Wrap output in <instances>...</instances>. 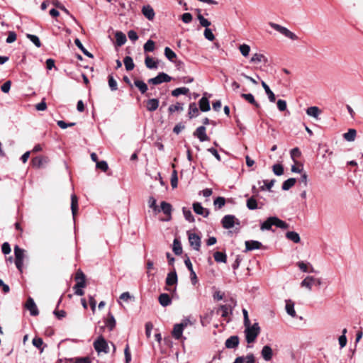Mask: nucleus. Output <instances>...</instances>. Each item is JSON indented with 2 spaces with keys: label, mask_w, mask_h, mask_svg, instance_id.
I'll return each mask as SVG.
<instances>
[{
  "label": "nucleus",
  "mask_w": 363,
  "mask_h": 363,
  "mask_svg": "<svg viewBox=\"0 0 363 363\" xmlns=\"http://www.w3.org/2000/svg\"><path fill=\"white\" fill-rule=\"evenodd\" d=\"M272 225H275L281 229H286L289 228V225L286 222L276 216H272L261 224L260 229L262 230H270Z\"/></svg>",
  "instance_id": "nucleus-1"
},
{
  "label": "nucleus",
  "mask_w": 363,
  "mask_h": 363,
  "mask_svg": "<svg viewBox=\"0 0 363 363\" xmlns=\"http://www.w3.org/2000/svg\"><path fill=\"white\" fill-rule=\"evenodd\" d=\"M245 327V334L247 342L248 344L254 342L260 333V327L259 324L257 323H255L252 325L250 324Z\"/></svg>",
  "instance_id": "nucleus-2"
},
{
  "label": "nucleus",
  "mask_w": 363,
  "mask_h": 363,
  "mask_svg": "<svg viewBox=\"0 0 363 363\" xmlns=\"http://www.w3.org/2000/svg\"><path fill=\"white\" fill-rule=\"evenodd\" d=\"M269 25L270 26L271 28H274L275 30L279 32L280 33H281L282 35H284V36L287 37L291 40H296L298 39V36L295 33L290 31L286 27H284L281 25L272 22H270Z\"/></svg>",
  "instance_id": "nucleus-3"
},
{
  "label": "nucleus",
  "mask_w": 363,
  "mask_h": 363,
  "mask_svg": "<svg viewBox=\"0 0 363 363\" xmlns=\"http://www.w3.org/2000/svg\"><path fill=\"white\" fill-rule=\"evenodd\" d=\"M323 284L321 278H316L313 276H307L301 282V286L308 289L309 291L312 290L313 285L320 286Z\"/></svg>",
  "instance_id": "nucleus-4"
},
{
  "label": "nucleus",
  "mask_w": 363,
  "mask_h": 363,
  "mask_svg": "<svg viewBox=\"0 0 363 363\" xmlns=\"http://www.w3.org/2000/svg\"><path fill=\"white\" fill-rule=\"evenodd\" d=\"M94 347L98 352L107 354L109 352V347L107 341L103 336H99L94 342Z\"/></svg>",
  "instance_id": "nucleus-5"
},
{
  "label": "nucleus",
  "mask_w": 363,
  "mask_h": 363,
  "mask_svg": "<svg viewBox=\"0 0 363 363\" xmlns=\"http://www.w3.org/2000/svg\"><path fill=\"white\" fill-rule=\"evenodd\" d=\"M172 77L164 72H160L155 77L149 79L147 82L153 85H157L163 82H169Z\"/></svg>",
  "instance_id": "nucleus-6"
},
{
  "label": "nucleus",
  "mask_w": 363,
  "mask_h": 363,
  "mask_svg": "<svg viewBox=\"0 0 363 363\" xmlns=\"http://www.w3.org/2000/svg\"><path fill=\"white\" fill-rule=\"evenodd\" d=\"M239 224L240 221L233 215H225L221 220V224L223 228H232L235 224Z\"/></svg>",
  "instance_id": "nucleus-7"
},
{
  "label": "nucleus",
  "mask_w": 363,
  "mask_h": 363,
  "mask_svg": "<svg viewBox=\"0 0 363 363\" xmlns=\"http://www.w3.org/2000/svg\"><path fill=\"white\" fill-rule=\"evenodd\" d=\"M188 238L190 245L196 251H199L201 247V237L194 233L187 232Z\"/></svg>",
  "instance_id": "nucleus-8"
},
{
  "label": "nucleus",
  "mask_w": 363,
  "mask_h": 363,
  "mask_svg": "<svg viewBox=\"0 0 363 363\" xmlns=\"http://www.w3.org/2000/svg\"><path fill=\"white\" fill-rule=\"evenodd\" d=\"M187 323H181L175 324L174 325L172 335L175 340H180L182 337L183 331L185 327H186Z\"/></svg>",
  "instance_id": "nucleus-9"
},
{
  "label": "nucleus",
  "mask_w": 363,
  "mask_h": 363,
  "mask_svg": "<svg viewBox=\"0 0 363 363\" xmlns=\"http://www.w3.org/2000/svg\"><path fill=\"white\" fill-rule=\"evenodd\" d=\"M236 306V301L233 299H230V303L223 305L220 307L222 317H227L229 313H232L233 308Z\"/></svg>",
  "instance_id": "nucleus-10"
},
{
  "label": "nucleus",
  "mask_w": 363,
  "mask_h": 363,
  "mask_svg": "<svg viewBox=\"0 0 363 363\" xmlns=\"http://www.w3.org/2000/svg\"><path fill=\"white\" fill-rule=\"evenodd\" d=\"M194 136L198 138L200 142L209 140V138L206 133V127L204 125L198 127L194 133Z\"/></svg>",
  "instance_id": "nucleus-11"
},
{
  "label": "nucleus",
  "mask_w": 363,
  "mask_h": 363,
  "mask_svg": "<svg viewBox=\"0 0 363 363\" xmlns=\"http://www.w3.org/2000/svg\"><path fill=\"white\" fill-rule=\"evenodd\" d=\"M26 308L30 311V314L33 316H36L39 314L38 309L34 300L29 297L26 303Z\"/></svg>",
  "instance_id": "nucleus-12"
},
{
  "label": "nucleus",
  "mask_w": 363,
  "mask_h": 363,
  "mask_svg": "<svg viewBox=\"0 0 363 363\" xmlns=\"http://www.w3.org/2000/svg\"><path fill=\"white\" fill-rule=\"evenodd\" d=\"M193 209L196 214L203 216L204 218H207L210 213L209 210L203 208L201 203L199 202L193 203Z\"/></svg>",
  "instance_id": "nucleus-13"
},
{
  "label": "nucleus",
  "mask_w": 363,
  "mask_h": 363,
  "mask_svg": "<svg viewBox=\"0 0 363 363\" xmlns=\"http://www.w3.org/2000/svg\"><path fill=\"white\" fill-rule=\"evenodd\" d=\"M240 343V339L238 335H233L228 337L225 342V346L228 349H235Z\"/></svg>",
  "instance_id": "nucleus-14"
},
{
  "label": "nucleus",
  "mask_w": 363,
  "mask_h": 363,
  "mask_svg": "<svg viewBox=\"0 0 363 363\" xmlns=\"http://www.w3.org/2000/svg\"><path fill=\"white\" fill-rule=\"evenodd\" d=\"M142 13L149 21H152L155 18V13L152 7L147 4L142 7Z\"/></svg>",
  "instance_id": "nucleus-15"
},
{
  "label": "nucleus",
  "mask_w": 363,
  "mask_h": 363,
  "mask_svg": "<svg viewBox=\"0 0 363 363\" xmlns=\"http://www.w3.org/2000/svg\"><path fill=\"white\" fill-rule=\"evenodd\" d=\"M178 277L175 269L167 274L165 283L167 286H172L177 283Z\"/></svg>",
  "instance_id": "nucleus-16"
},
{
  "label": "nucleus",
  "mask_w": 363,
  "mask_h": 363,
  "mask_svg": "<svg viewBox=\"0 0 363 363\" xmlns=\"http://www.w3.org/2000/svg\"><path fill=\"white\" fill-rule=\"evenodd\" d=\"M75 279L77 284L74 288H84L86 286L85 276L82 271H79L76 274Z\"/></svg>",
  "instance_id": "nucleus-17"
},
{
  "label": "nucleus",
  "mask_w": 363,
  "mask_h": 363,
  "mask_svg": "<svg viewBox=\"0 0 363 363\" xmlns=\"http://www.w3.org/2000/svg\"><path fill=\"white\" fill-rule=\"evenodd\" d=\"M159 104H160L159 99H149L146 101V109L148 111L153 112L158 108Z\"/></svg>",
  "instance_id": "nucleus-18"
},
{
  "label": "nucleus",
  "mask_w": 363,
  "mask_h": 363,
  "mask_svg": "<svg viewBox=\"0 0 363 363\" xmlns=\"http://www.w3.org/2000/svg\"><path fill=\"white\" fill-rule=\"evenodd\" d=\"M261 354H262V358L265 361H267V362L270 361L272 359V356H273L272 349L271 348L270 346L265 345L263 347V348L261 351Z\"/></svg>",
  "instance_id": "nucleus-19"
},
{
  "label": "nucleus",
  "mask_w": 363,
  "mask_h": 363,
  "mask_svg": "<svg viewBox=\"0 0 363 363\" xmlns=\"http://www.w3.org/2000/svg\"><path fill=\"white\" fill-rule=\"evenodd\" d=\"M262 245V243L257 240L245 241L246 251H251V250H254L260 249Z\"/></svg>",
  "instance_id": "nucleus-20"
},
{
  "label": "nucleus",
  "mask_w": 363,
  "mask_h": 363,
  "mask_svg": "<svg viewBox=\"0 0 363 363\" xmlns=\"http://www.w3.org/2000/svg\"><path fill=\"white\" fill-rule=\"evenodd\" d=\"M158 301L160 304L163 307L168 306L172 303V298L168 294L165 293L161 294L159 296Z\"/></svg>",
  "instance_id": "nucleus-21"
},
{
  "label": "nucleus",
  "mask_w": 363,
  "mask_h": 363,
  "mask_svg": "<svg viewBox=\"0 0 363 363\" xmlns=\"http://www.w3.org/2000/svg\"><path fill=\"white\" fill-rule=\"evenodd\" d=\"M134 84L142 94H146L147 96H150V94H147V91L148 89L147 85L143 81L136 79L134 81Z\"/></svg>",
  "instance_id": "nucleus-22"
},
{
  "label": "nucleus",
  "mask_w": 363,
  "mask_h": 363,
  "mask_svg": "<svg viewBox=\"0 0 363 363\" xmlns=\"http://www.w3.org/2000/svg\"><path fill=\"white\" fill-rule=\"evenodd\" d=\"M115 38L116 44L118 47L123 45L127 40L126 35L121 31H117L115 33Z\"/></svg>",
  "instance_id": "nucleus-23"
},
{
  "label": "nucleus",
  "mask_w": 363,
  "mask_h": 363,
  "mask_svg": "<svg viewBox=\"0 0 363 363\" xmlns=\"http://www.w3.org/2000/svg\"><path fill=\"white\" fill-rule=\"evenodd\" d=\"M250 62H252V63L263 62V63L266 64L268 62V59L263 54L255 53L251 57Z\"/></svg>",
  "instance_id": "nucleus-24"
},
{
  "label": "nucleus",
  "mask_w": 363,
  "mask_h": 363,
  "mask_svg": "<svg viewBox=\"0 0 363 363\" xmlns=\"http://www.w3.org/2000/svg\"><path fill=\"white\" fill-rule=\"evenodd\" d=\"M357 136V130L354 128H350L347 133L342 135L343 138L347 142H353Z\"/></svg>",
  "instance_id": "nucleus-25"
},
{
  "label": "nucleus",
  "mask_w": 363,
  "mask_h": 363,
  "mask_svg": "<svg viewBox=\"0 0 363 363\" xmlns=\"http://www.w3.org/2000/svg\"><path fill=\"white\" fill-rule=\"evenodd\" d=\"M286 313L291 316L292 318H295L296 316V313L294 310V303L289 299L286 300Z\"/></svg>",
  "instance_id": "nucleus-26"
},
{
  "label": "nucleus",
  "mask_w": 363,
  "mask_h": 363,
  "mask_svg": "<svg viewBox=\"0 0 363 363\" xmlns=\"http://www.w3.org/2000/svg\"><path fill=\"white\" fill-rule=\"evenodd\" d=\"M199 108L203 112L208 111L211 109L208 99L203 96L199 101Z\"/></svg>",
  "instance_id": "nucleus-27"
},
{
  "label": "nucleus",
  "mask_w": 363,
  "mask_h": 363,
  "mask_svg": "<svg viewBox=\"0 0 363 363\" xmlns=\"http://www.w3.org/2000/svg\"><path fill=\"white\" fill-rule=\"evenodd\" d=\"M145 64L148 69H156L158 67V61H155L150 56H147L145 59Z\"/></svg>",
  "instance_id": "nucleus-28"
},
{
  "label": "nucleus",
  "mask_w": 363,
  "mask_h": 363,
  "mask_svg": "<svg viewBox=\"0 0 363 363\" xmlns=\"http://www.w3.org/2000/svg\"><path fill=\"white\" fill-rule=\"evenodd\" d=\"M160 211H162L165 215L171 216L172 207V205L166 201H162L160 203Z\"/></svg>",
  "instance_id": "nucleus-29"
},
{
  "label": "nucleus",
  "mask_w": 363,
  "mask_h": 363,
  "mask_svg": "<svg viewBox=\"0 0 363 363\" xmlns=\"http://www.w3.org/2000/svg\"><path fill=\"white\" fill-rule=\"evenodd\" d=\"M246 206L249 210H255L261 208L258 206V202L254 196H251L247 200Z\"/></svg>",
  "instance_id": "nucleus-30"
},
{
  "label": "nucleus",
  "mask_w": 363,
  "mask_h": 363,
  "mask_svg": "<svg viewBox=\"0 0 363 363\" xmlns=\"http://www.w3.org/2000/svg\"><path fill=\"white\" fill-rule=\"evenodd\" d=\"M74 44L76 46L83 52V54L89 58H93L94 55L89 52L82 45V42L79 38L74 40Z\"/></svg>",
  "instance_id": "nucleus-31"
},
{
  "label": "nucleus",
  "mask_w": 363,
  "mask_h": 363,
  "mask_svg": "<svg viewBox=\"0 0 363 363\" xmlns=\"http://www.w3.org/2000/svg\"><path fill=\"white\" fill-rule=\"evenodd\" d=\"M297 266L303 272H315L314 268L309 263H304L303 262H297Z\"/></svg>",
  "instance_id": "nucleus-32"
},
{
  "label": "nucleus",
  "mask_w": 363,
  "mask_h": 363,
  "mask_svg": "<svg viewBox=\"0 0 363 363\" xmlns=\"http://www.w3.org/2000/svg\"><path fill=\"white\" fill-rule=\"evenodd\" d=\"M262 86L264 88L265 93L267 94L269 98V100L271 102H274L276 100L275 95L273 93V91L270 89L269 86L263 81L262 82Z\"/></svg>",
  "instance_id": "nucleus-33"
},
{
  "label": "nucleus",
  "mask_w": 363,
  "mask_h": 363,
  "mask_svg": "<svg viewBox=\"0 0 363 363\" xmlns=\"http://www.w3.org/2000/svg\"><path fill=\"white\" fill-rule=\"evenodd\" d=\"M286 238L294 243H298L301 241L298 233L295 231H289L286 233Z\"/></svg>",
  "instance_id": "nucleus-34"
},
{
  "label": "nucleus",
  "mask_w": 363,
  "mask_h": 363,
  "mask_svg": "<svg viewBox=\"0 0 363 363\" xmlns=\"http://www.w3.org/2000/svg\"><path fill=\"white\" fill-rule=\"evenodd\" d=\"M71 210L73 216L74 217L78 210V199L75 194L71 196Z\"/></svg>",
  "instance_id": "nucleus-35"
},
{
  "label": "nucleus",
  "mask_w": 363,
  "mask_h": 363,
  "mask_svg": "<svg viewBox=\"0 0 363 363\" xmlns=\"http://www.w3.org/2000/svg\"><path fill=\"white\" fill-rule=\"evenodd\" d=\"M296 179L295 178H289L284 181L282 184L281 189L284 191L289 190L292 186L295 185Z\"/></svg>",
  "instance_id": "nucleus-36"
},
{
  "label": "nucleus",
  "mask_w": 363,
  "mask_h": 363,
  "mask_svg": "<svg viewBox=\"0 0 363 363\" xmlns=\"http://www.w3.org/2000/svg\"><path fill=\"white\" fill-rule=\"evenodd\" d=\"M240 96L242 98H243L250 104L254 105L255 107H259V104L255 101V97L252 94H241Z\"/></svg>",
  "instance_id": "nucleus-37"
},
{
  "label": "nucleus",
  "mask_w": 363,
  "mask_h": 363,
  "mask_svg": "<svg viewBox=\"0 0 363 363\" xmlns=\"http://www.w3.org/2000/svg\"><path fill=\"white\" fill-rule=\"evenodd\" d=\"M32 164L36 168H40L44 162H46V158L42 156H38L32 159Z\"/></svg>",
  "instance_id": "nucleus-38"
},
{
  "label": "nucleus",
  "mask_w": 363,
  "mask_h": 363,
  "mask_svg": "<svg viewBox=\"0 0 363 363\" xmlns=\"http://www.w3.org/2000/svg\"><path fill=\"white\" fill-rule=\"evenodd\" d=\"M199 114V108L195 103H191L189 106V117L193 118Z\"/></svg>",
  "instance_id": "nucleus-39"
},
{
  "label": "nucleus",
  "mask_w": 363,
  "mask_h": 363,
  "mask_svg": "<svg viewBox=\"0 0 363 363\" xmlns=\"http://www.w3.org/2000/svg\"><path fill=\"white\" fill-rule=\"evenodd\" d=\"M123 63L127 71H131L135 67L133 58L130 56H126L123 59Z\"/></svg>",
  "instance_id": "nucleus-40"
},
{
  "label": "nucleus",
  "mask_w": 363,
  "mask_h": 363,
  "mask_svg": "<svg viewBox=\"0 0 363 363\" xmlns=\"http://www.w3.org/2000/svg\"><path fill=\"white\" fill-rule=\"evenodd\" d=\"M306 113L310 116L318 118L320 113V111L317 106H311L306 109Z\"/></svg>",
  "instance_id": "nucleus-41"
},
{
  "label": "nucleus",
  "mask_w": 363,
  "mask_h": 363,
  "mask_svg": "<svg viewBox=\"0 0 363 363\" xmlns=\"http://www.w3.org/2000/svg\"><path fill=\"white\" fill-rule=\"evenodd\" d=\"M213 257L216 262L225 263L227 261V257L225 253L217 251L214 252Z\"/></svg>",
  "instance_id": "nucleus-42"
},
{
  "label": "nucleus",
  "mask_w": 363,
  "mask_h": 363,
  "mask_svg": "<svg viewBox=\"0 0 363 363\" xmlns=\"http://www.w3.org/2000/svg\"><path fill=\"white\" fill-rule=\"evenodd\" d=\"M172 250L177 255H180L182 253V244L177 239L174 240Z\"/></svg>",
  "instance_id": "nucleus-43"
},
{
  "label": "nucleus",
  "mask_w": 363,
  "mask_h": 363,
  "mask_svg": "<svg viewBox=\"0 0 363 363\" xmlns=\"http://www.w3.org/2000/svg\"><path fill=\"white\" fill-rule=\"evenodd\" d=\"M189 91V88L186 87H179L174 89L172 91V95L173 96L177 97L181 94H187Z\"/></svg>",
  "instance_id": "nucleus-44"
},
{
  "label": "nucleus",
  "mask_w": 363,
  "mask_h": 363,
  "mask_svg": "<svg viewBox=\"0 0 363 363\" xmlns=\"http://www.w3.org/2000/svg\"><path fill=\"white\" fill-rule=\"evenodd\" d=\"M182 211H183L184 216L187 221H189L190 223H194L195 221L194 217L191 211L189 209H188L185 207H183Z\"/></svg>",
  "instance_id": "nucleus-45"
},
{
  "label": "nucleus",
  "mask_w": 363,
  "mask_h": 363,
  "mask_svg": "<svg viewBox=\"0 0 363 363\" xmlns=\"http://www.w3.org/2000/svg\"><path fill=\"white\" fill-rule=\"evenodd\" d=\"M157 201L153 196H150L148 199V206L155 213L160 212V208L157 206Z\"/></svg>",
  "instance_id": "nucleus-46"
},
{
  "label": "nucleus",
  "mask_w": 363,
  "mask_h": 363,
  "mask_svg": "<svg viewBox=\"0 0 363 363\" xmlns=\"http://www.w3.org/2000/svg\"><path fill=\"white\" fill-rule=\"evenodd\" d=\"M106 326L108 328L109 330H112L116 326V320L111 313L108 314V318L106 321Z\"/></svg>",
  "instance_id": "nucleus-47"
},
{
  "label": "nucleus",
  "mask_w": 363,
  "mask_h": 363,
  "mask_svg": "<svg viewBox=\"0 0 363 363\" xmlns=\"http://www.w3.org/2000/svg\"><path fill=\"white\" fill-rule=\"evenodd\" d=\"M26 38L29 39L37 48L41 47L40 40L37 35L28 33L26 34Z\"/></svg>",
  "instance_id": "nucleus-48"
},
{
  "label": "nucleus",
  "mask_w": 363,
  "mask_h": 363,
  "mask_svg": "<svg viewBox=\"0 0 363 363\" xmlns=\"http://www.w3.org/2000/svg\"><path fill=\"white\" fill-rule=\"evenodd\" d=\"M164 55L169 61L172 62L174 61L177 57L176 53L168 47L164 48Z\"/></svg>",
  "instance_id": "nucleus-49"
},
{
  "label": "nucleus",
  "mask_w": 363,
  "mask_h": 363,
  "mask_svg": "<svg viewBox=\"0 0 363 363\" xmlns=\"http://www.w3.org/2000/svg\"><path fill=\"white\" fill-rule=\"evenodd\" d=\"M225 203V199L224 197L221 196L217 197L213 201V204L216 209H220L223 206H224Z\"/></svg>",
  "instance_id": "nucleus-50"
},
{
  "label": "nucleus",
  "mask_w": 363,
  "mask_h": 363,
  "mask_svg": "<svg viewBox=\"0 0 363 363\" xmlns=\"http://www.w3.org/2000/svg\"><path fill=\"white\" fill-rule=\"evenodd\" d=\"M108 83L109 88L111 91H116L118 89V84L117 82L115 80L113 77L110 74L108 77Z\"/></svg>",
  "instance_id": "nucleus-51"
},
{
  "label": "nucleus",
  "mask_w": 363,
  "mask_h": 363,
  "mask_svg": "<svg viewBox=\"0 0 363 363\" xmlns=\"http://www.w3.org/2000/svg\"><path fill=\"white\" fill-rule=\"evenodd\" d=\"M199 14L197 16V18L199 21L200 25L203 27H205L206 28H208V27L211 25V22L205 18L201 13L200 11L198 10Z\"/></svg>",
  "instance_id": "nucleus-52"
},
{
  "label": "nucleus",
  "mask_w": 363,
  "mask_h": 363,
  "mask_svg": "<svg viewBox=\"0 0 363 363\" xmlns=\"http://www.w3.org/2000/svg\"><path fill=\"white\" fill-rule=\"evenodd\" d=\"M15 259H23L24 250L18 245L14 247Z\"/></svg>",
  "instance_id": "nucleus-53"
},
{
  "label": "nucleus",
  "mask_w": 363,
  "mask_h": 363,
  "mask_svg": "<svg viewBox=\"0 0 363 363\" xmlns=\"http://www.w3.org/2000/svg\"><path fill=\"white\" fill-rule=\"evenodd\" d=\"M183 110V104L177 102V104L174 105H171L169 108L168 111L169 113H173L175 111H180Z\"/></svg>",
  "instance_id": "nucleus-54"
},
{
  "label": "nucleus",
  "mask_w": 363,
  "mask_h": 363,
  "mask_svg": "<svg viewBox=\"0 0 363 363\" xmlns=\"http://www.w3.org/2000/svg\"><path fill=\"white\" fill-rule=\"evenodd\" d=\"M347 330L346 328L342 330V334L339 337V344L341 348L344 347L347 345L346 333Z\"/></svg>",
  "instance_id": "nucleus-55"
},
{
  "label": "nucleus",
  "mask_w": 363,
  "mask_h": 363,
  "mask_svg": "<svg viewBox=\"0 0 363 363\" xmlns=\"http://www.w3.org/2000/svg\"><path fill=\"white\" fill-rule=\"evenodd\" d=\"M273 172L277 176H281L284 174V167L280 164H274L272 167Z\"/></svg>",
  "instance_id": "nucleus-56"
},
{
  "label": "nucleus",
  "mask_w": 363,
  "mask_h": 363,
  "mask_svg": "<svg viewBox=\"0 0 363 363\" xmlns=\"http://www.w3.org/2000/svg\"><path fill=\"white\" fill-rule=\"evenodd\" d=\"M145 52H152L155 50V42L152 40H148L144 45Z\"/></svg>",
  "instance_id": "nucleus-57"
},
{
  "label": "nucleus",
  "mask_w": 363,
  "mask_h": 363,
  "mask_svg": "<svg viewBox=\"0 0 363 363\" xmlns=\"http://www.w3.org/2000/svg\"><path fill=\"white\" fill-rule=\"evenodd\" d=\"M239 50L244 57H247L250 51V47L247 44H242L239 46Z\"/></svg>",
  "instance_id": "nucleus-58"
},
{
  "label": "nucleus",
  "mask_w": 363,
  "mask_h": 363,
  "mask_svg": "<svg viewBox=\"0 0 363 363\" xmlns=\"http://www.w3.org/2000/svg\"><path fill=\"white\" fill-rule=\"evenodd\" d=\"M32 342H33V345L35 347L38 348L40 350V352H42L43 351V348L41 347L43 344V341L42 338H40V337H34L33 339Z\"/></svg>",
  "instance_id": "nucleus-59"
},
{
  "label": "nucleus",
  "mask_w": 363,
  "mask_h": 363,
  "mask_svg": "<svg viewBox=\"0 0 363 363\" xmlns=\"http://www.w3.org/2000/svg\"><path fill=\"white\" fill-rule=\"evenodd\" d=\"M291 157L294 162L295 161V157H299L301 155V152L298 147L293 148L291 152Z\"/></svg>",
  "instance_id": "nucleus-60"
},
{
  "label": "nucleus",
  "mask_w": 363,
  "mask_h": 363,
  "mask_svg": "<svg viewBox=\"0 0 363 363\" xmlns=\"http://www.w3.org/2000/svg\"><path fill=\"white\" fill-rule=\"evenodd\" d=\"M204 36L207 40H208L210 41H213L215 39V36H214L212 30L208 28L205 29Z\"/></svg>",
  "instance_id": "nucleus-61"
},
{
  "label": "nucleus",
  "mask_w": 363,
  "mask_h": 363,
  "mask_svg": "<svg viewBox=\"0 0 363 363\" xmlns=\"http://www.w3.org/2000/svg\"><path fill=\"white\" fill-rule=\"evenodd\" d=\"M277 108L280 111H284L285 110H286L287 105H286V101L282 100V99H279L277 101Z\"/></svg>",
  "instance_id": "nucleus-62"
},
{
  "label": "nucleus",
  "mask_w": 363,
  "mask_h": 363,
  "mask_svg": "<svg viewBox=\"0 0 363 363\" xmlns=\"http://www.w3.org/2000/svg\"><path fill=\"white\" fill-rule=\"evenodd\" d=\"M178 184V179H177V172L174 170L173 171L172 176H171V185L172 188H176Z\"/></svg>",
  "instance_id": "nucleus-63"
},
{
  "label": "nucleus",
  "mask_w": 363,
  "mask_h": 363,
  "mask_svg": "<svg viewBox=\"0 0 363 363\" xmlns=\"http://www.w3.org/2000/svg\"><path fill=\"white\" fill-rule=\"evenodd\" d=\"M96 167L101 169L103 172H106L108 168V164L106 161L102 160L96 162Z\"/></svg>",
  "instance_id": "nucleus-64"
}]
</instances>
